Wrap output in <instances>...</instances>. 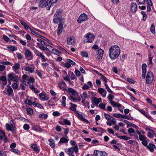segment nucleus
Segmentation results:
<instances>
[{
  "mask_svg": "<svg viewBox=\"0 0 156 156\" xmlns=\"http://www.w3.org/2000/svg\"><path fill=\"white\" fill-rule=\"evenodd\" d=\"M65 19L63 18L60 20L59 22V34L62 33L63 30V25L64 24Z\"/></svg>",
  "mask_w": 156,
  "mask_h": 156,
  "instance_id": "obj_11",
  "label": "nucleus"
},
{
  "mask_svg": "<svg viewBox=\"0 0 156 156\" xmlns=\"http://www.w3.org/2000/svg\"><path fill=\"white\" fill-rule=\"evenodd\" d=\"M31 148L33 149L34 151L37 153L39 152V150L37 147V145L35 144H32L31 146Z\"/></svg>",
  "mask_w": 156,
  "mask_h": 156,
  "instance_id": "obj_28",
  "label": "nucleus"
},
{
  "mask_svg": "<svg viewBox=\"0 0 156 156\" xmlns=\"http://www.w3.org/2000/svg\"><path fill=\"white\" fill-rule=\"evenodd\" d=\"M81 55L85 57H87L88 56V54L86 52L83 51L81 53Z\"/></svg>",
  "mask_w": 156,
  "mask_h": 156,
  "instance_id": "obj_58",
  "label": "nucleus"
},
{
  "mask_svg": "<svg viewBox=\"0 0 156 156\" xmlns=\"http://www.w3.org/2000/svg\"><path fill=\"white\" fill-rule=\"evenodd\" d=\"M104 116L105 118L108 121L111 120V119L112 118V117L110 116L109 115L107 114L106 113L104 114Z\"/></svg>",
  "mask_w": 156,
  "mask_h": 156,
  "instance_id": "obj_43",
  "label": "nucleus"
},
{
  "mask_svg": "<svg viewBox=\"0 0 156 156\" xmlns=\"http://www.w3.org/2000/svg\"><path fill=\"white\" fill-rule=\"evenodd\" d=\"M152 57L151 56V55H149L148 57V62H149V64L151 66H152L153 65V63L152 62Z\"/></svg>",
  "mask_w": 156,
  "mask_h": 156,
  "instance_id": "obj_42",
  "label": "nucleus"
},
{
  "mask_svg": "<svg viewBox=\"0 0 156 156\" xmlns=\"http://www.w3.org/2000/svg\"><path fill=\"white\" fill-rule=\"evenodd\" d=\"M98 92L101 94L102 96L105 97L106 94V91L103 88H100L98 89Z\"/></svg>",
  "mask_w": 156,
  "mask_h": 156,
  "instance_id": "obj_22",
  "label": "nucleus"
},
{
  "mask_svg": "<svg viewBox=\"0 0 156 156\" xmlns=\"http://www.w3.org/2000/svg\"><path fill=\"white\" fill-rule=\"evenodd\" d=\"M34 52L37 56L40 57V58H41L43 61L45 62L47 61V59L46 58H45V56L38 51L37 50H35L34 51Z\"/></svg>",
  "mask_w": 156,
  "mask_h": 156,
  "instance_id": "obj_10",
  "label": "nucleus"
},
{
  "mask_svg": "<svg viewBox=\"0 0 156 156\" xmlns=\"http://www.w3.org/2000/svg\"><path fill=\"white\" fill-rule=\"evenodd\" d=\"M25 103L29 105H32L33 102L30 100L27 99L25 101Z\"/></svg>",
  "mask_w": 156,
  "mask_h": 156,
  "instance_id": "obj_51",
  "label": "nucleus"
},
{
  "mask_svg": "<svg viewBox=\"0 0 156 156\" xmlns=\"http://www.w3.org/2000/svg\"><path fill=\"white\" fill-rule=\"evenodd\" d=\"M88 18V16L84 13L81 14L77 20V22L79 23L86 21Z\"/></svg>",
  "mask_w": 156,
  "mask_h": 156,
  "instance_id": "obj_6",
  "label": "nucleus"
},
{
  "mask_svg": "<svg viewBox=\"0 0 156 156\" xmlns=\"http://www.w3.org/2000/svg\"><path fill=\"white\" fill-rule=\"evenodd\" d=\"M105 105L102 103H101L99 105V107L103 109L104 110H105Z\"/></svg>",
  "mask_w": 156,
  "mask_h": 156,
  "instance_id": "obj_60",
  "label": "nucleus"
},
{
  "mask_svg": "<svg viewBox=\"0 0 156 156\" xmlns=\"http://www.w3.org/2000/svg\"><path fill=\"white\" fill-rule=\"evenodd\" d=\"M117 137H118L119 138L121 139H122L124 140H129L130 138L129 137H127L126 136H117Z\"/></svg>",
  "mask_w": 156,
  "mask_h": 156,
  "instance_id": "obj_39",
  "label": "nucleus"
},
{
  "mask_svg": "<svg viewBox=\"0 0 156 156\" xmlns=\"http://www.w3.org/2000/svg\"><path fill=\"white\" fill-rule=\"evenodd\" d=\"M65 151L68 154L72 155L74 151L76 153H77L78 151V148L77 146L76 145L74 147L69 148L68 149L66 148Z\"/></svg>",
  "mask_w": 156,
  "mask_h": 156,
  "instance_id": "obj_5",
  "label": "nucleus"
},
{
  "mask_svg": "<svg viewBox=\"0 0 156 156\" xmlns=\"http://www.w3.org/2000/svg\"><path fill=\"white\" fill-rule=\"evenodd\" d=\"M113 116L115 117L120 118H122V117L123 116V115L120 114L118 113L114 114L113 115Z\"/></svg>",
  "mask_w": 156,
  "mask_h": 156,
  "instance_id": "obj_47",
  "label": "nucleus"
},
{
  "mask_svg": "<svg viewBox=\"0 0 156 156\" xmlns=\"http://www.w3.org/2000/svg\"><path fill=\"white\" fill-rule=\"evenodd\" d=\"M150 31L153 34H155V31L154 25V24H152L151 27Z\"/></svg>",
  "mask_w": 156,
  "mask_h": 156,
  "instance_id": "obj_35",
  "label": "nucleus"
},
{
  "mask_svg": "<svg viewBox=\"0 0 156 156\" xmlns=\"http://www.w3.org/2000/svg\"><path fill=\"white\" fill-rule=\"evenodd\" d=\"M66 97L65 96H63L61 100V102L62 106L63 107H65L66 105Z\"/></svg>",
  "mask_w": 156,
  "mask_h": 156,
  "instance_id": "obj_32",
  "label": "nucleus"
},
{
  "mask_svg": "<svg viewBox=\"0 0 156 156\" xmlns=\"http://www.w3.org/2000/svg\"><path fill=\"white\" fill-rule=\"evenodd\" d=\"M139 137L140 140V141H143L144 140H145V139H146V137L145 136H144L143 135H141V134H140V135H139Z\"/></svg>",
  "mask_w": 156,
  "mask_h": 156,
  "instance_id": "obj_50",
  "label": "nucleus"
},
{
  "mask_svg": "<svg viewBox=\"0 0 156 156\" xmlns=\"http://www.w3.org/2000/svg\"><path fill=\"white\" fill-rule=\"evenodd\" d=\"M39 97L41 99L43 100L47 101L49 99V97L46 95L41 93L39 94Z\"/></svg>",
  "mask_w": 156,
  "mask_h": 156,
  "instance_id": "obj_20",
  "label": "nucleus"
},
{
  "mask_svg": "<svg viewBox=\"0 0 156 156\" xmlns=\"http://www.w3.org/2000/svg\"><path fill=\"white\" fill-rule=\"evenodd\" d=\"M25 54L26 57L28 60H31L33 58V56L31 52L28 49H27L25 50Z\"/></svg>",
  "mask_w": 156,
  "mask_h": 156,
  "instance_id": "obj_9",
  "label": "nucleus"
},
{
  "mask_svg": "<svg viewBox=\"0 0 156 156\" xmlns=\"http://www.w3.org/2000/svg\"><path fill=\"white\" fill-rule=\"evenodd\" d=\"M120 50L119 46L116 45L112 46L109 50V56L112 60L117 59L119 56Z\"/></svg>",
  "mask_w": 156,
  "mask_h": 156,
  "instance_id": "obj_1",
  "label": "nucleus"
},
{
  "mask_svg": "<svg viewBox=\"0 0 156 156\" xmlns=\"http://www.w3.org/2000/svg\"><path fill=\"white\" fill-rule=\"evenodd\" d=\"M1 63L3 65H10L11 66L12 65V63H11L10 62L7 61V62H2Z\"/></svg>",
  "mask_w": 156,
  "mask_h": 156,
  "instance_id": "obj_63",
  "label": "nucleus"
},
{
  "mask_svg": "<svg viewBox=\"0 0 156 156\" xmlns=\"http://www.w3.org/2000/svg\"><path fill=\"white\" fill-rule=\"evenodd\" d=\"M104 85H105V88L107 89V90L108 91V92L111 93H112V90L110 89V88H109V87L108 85L106 84V83H105L104 84Z\"/></svg>",
  "mask_w": 156,
  "mask_h": 156,
  "instance_id": "obj_52",
  "label": "nucleus"
},
{
  "mask_svg": "<svg viewBox=\"0 0 156 156\" xmlns=\"http://www.w3.org/2000/svg\"><path fill=\"white\" fill-rule=\"evenodd\" d=\"M48 115L45 114H42L39 115V117L41 119H46L47 118Z\"/></svg>",
  "mask_w": 156,
  "mask_h": 156,
  "instance_id": "obj_45",
  "label": "nucleus"
},
{
  "mask_svg": "<svg viewBox=\"0 0 156 156\" xmlns=\"http://www.w3.org/2000/svg\"><path fill=\"white\" fill-rule=\"evenodd\" d=\"M67 44L69 45H73L75 43V41L74 38L73 37L68 38L67 40Z\"/></svg>",
  "mask_w": 156,
  "mask_h": 156,
  "instance_id": "obj_21",
  "label": "nucleus"
},
{
  "mask_svg": "<svg viewBox=\"0 0 156 156\" xmlns=\"http://www.w3.org/2000/svg\"><path fill=\"white\" fill-rule=\"evenodd\" d=\"M49 142V144L50 146L51 147L53 148L55 147L54 140L53 139H49L48 140Z\"/></svg>",
  "mask_w": 156,
  "mask_h": 156,
  "instance_id": "obj_36",
  "label": "nucleus"
},
{
  "mask_svg": "<svg viewBox=\"0 0 156 156\" xmlns=\"http://www.w3.org/2000/svg\"><path fill=\"white\" fill-rule=\"evenodd\" d=\"M141 13L143 15V19L144 21H145L147 18V15L145 12L144 11H142Z\"/></svg>",
  "mask_w": 156,
  "mask_h": 156,
  "instance_id": "obj_48",
  "label": "nucleus"
},
{
  "mask_svg": "<svg viewBox=\"0 0 156 156\" xmlns=\"http://www.w3.org/2000/svg\"><path fill=\"white\" fill-rule=\"evenodd\" d=\"M147 148L149 149L150 151L152 152L154 149L155 148V146L153 144L150 143L147 147Z\"/></svg>",
  "mask_w": 156,
  "mask_h": 156,
  "instance_id": "obj_23",
  "label": "nucleus"
},
{
  "mask_svg": "<svg viewBox=\"0 0 156 156\" xmlns=\"http://www.w3.org/2000/svg\"><path fill=\"white\" fill-rule=\"evenodd\" d=\"M155 131L153 130H151V131L149 132L147 134V136L149 138H152L153 137L154 135L155 134Z\"/></svg>",
  "mask_w": 156,
  "mask_h": 156,
  "instance_id": "obj_29",
  "label": "nucleus"
},
{
  "mask_svg": "<svg viewBox=\"0 0 156 156\" xmlns=\"http://www.w3.org/2000/svg\"><path fill=\"white\" fill-rule=\"evenodd\" d=\"M67 85L64 81L59 83V88L62 90L65 91L66 90Z\"/></svg>",
  "mask_w": 156,
  "mask_h": 156,
  "instance_id": "obj_16",
  "label": "nucleus"
},
{
  "mask_svg": "<svg viewBox=\"0 0 156 156\" xmlns=\"http://www.w3.org/2000/svg\"><path fill=\"white\" fill-rule=\"evenodd\" d=\"M114 98V96L111 94H109L108 97V99L109 101L111 102L112 101V100Z\"/></svg>",
  "mask_w": 156,
  "mask_h": 156,
  "instance_id": "obj_49",
  "label": "nucleus"
},
{
  "mask_svg": "<svg viewBox=\"0 0 156 156\" xmlns=\"http://www.w3.org/2000/svg\"><path fill=\"white\" fill-rule=\"evenodd\" d=\"M24 70L30 72L31 73H32L34 72V69L33 68L29 66L27 67Z\"/></svg>",
  "mask_w": 156,
  "mask_h": 156,
  "instance_id": "obj_30",
  "label": "nucleus"
},
{
  "mask_svg": "<svg viewBox=\"0 0 156 156\" xmlns=\"http://www.w3.org/2000/svg\"><path fill=\"white\" fill-rule=\"evenodd\" d=\"M12 87L13 89H17L18 88V86L17 84L16 83H14L12 84Z\"/></svg>",
  "mask_w": 156,
  "mask_h": 156,
  "instance_id": "obj_61",
  "label": "nucleus"
},
{
  "mask_svg": "<svg viewBox=\"0 0 156 156\" xmlns=\"http://www.w3.org/2000/svg\"><path fill=\"white\" fill-rule=\"evenodd\" d=\"M33 129L34 130L39 132H41L44 130L40 126L37 125L34 126L33 127Z\"/></svg>",
  "mask_w": 156,
  "mask_h": 156,
  "instance_id": "obj_24",
  "label": "nucleus"
},
{
  "mask_svg": "<svg viewBox=\"0 0 156 156\" xmlns=\"http://www.w3.org/2000/svg\"><path fill=\"white\" fill-rule=\"evenodd\" d=\"M69 141V140L65 137H62L60 139L59 143H66Z\"/></svg>",
  "mask_w": 156,
  "mask_h": 156,
  "instance_id": "obj_38",
  "label": "nucleus"
},
{
  "mask_svg": "<svg viewBox=\"0 0 156 156\" xmlns=\"http://www.w3.org/2000/svg\"><path fill=\"white\" fill-rule=\"evenodd\" d=\"M137 5L135 3L132 2L130 6V11L132 13H134L137 10Z\"/></svg>",
  "mask_w": 156,
  "mask_h": 156,
  "instance_id": "obj_14",
  "label": "nucleus"
},
{
  "mask_svg": "<svg viewBox=\"0 0 156 156\" xmlns=\"http://www.w3.org/2000/svg\"><path fill=\"white\" fill-rule=\"evenodd\" d=\"M57 0H51L50 1H49L50 3H51V4L50 6H48L47 7V10H49L50 9L51 6L52 5H53L52 4L56 3L57 2Z\"/></svg>",
  "mask_w": 156,
  "mask_h": 156,
  "instance_id": "obj_37",
  "label": "nucleus"
},
{
  "mask_svg": "<svg viewBox=\"0 0 156 156\" xmlns=\"http://www.w3.org/2000/svg\"><path fill=\"white\" fill-rule=\"evenodd\" d=\"M23 128L25 130H27L30 128V126L28 124H25L23 125Z\"/></svg>",
  "mask_w": 156,
  "mask_h": 156,
  "instance_id": "obj_53",
  "label": "nucleus"
},
{
  "mask_svg": "<svg viewBox=\"0 0 156 156\" xmlns=\"http://www.w3.org/2000/svg\"><path fill=\"white\" fill-rule=\"evenodd\" d=\"M27 114L31 115L33 113V110L32 109L30 108H28L27 109Z\"/></svg>",
  "mask_w": 156,
  "mask_h": 156,
  "instance_id": "obj_44",
  "label": "nucleus"
},
{
  "mask_svg": "<svg viewBox=\"0 0 156 156\" xmlns=\"http://www.w3.org/2000/svg\"><path fill=\"white\" fill-rule=\"evenodd\" d=\"M20 68V65L19 63H16L15 64L14 66L12 67V68L16 74H18L19 69Z\"/></svg>",
  "mask_w": 156,
  "mask_h": 156,
  "instance_id": "obj_18",
  "label": "nucleus"
},
{
  "mask_svg": "<svg viewBox=\"0 0 156 156\" xmlns=\"http://www.w3.org/2000/svg\"><path fill=\"white\" fill-rule=\"evenodd\" d=\"M152 3L151 1V0L149 1L147 3V11L148 12H150L151 11V9L150 6H152Z\"/></svg>",
  "mask_w": 156,
  "mask_h": 156,
  "instance_id": "obj_26",
  "label": "nucleus"
},
{
  "mask_svg": "<svg viewBox=\"0 0 156 156\" xmlns=\"http://www.w3.org/2000/svg\"><path fill=\"white\" fill-rule=\"evenodd\" d=\"M34 107H36L40 108H43V106H42V105L41 104L38 103H35V105L34 104Z\"/></svg>",
  "mask_w": 156,
  "mask_h": 156,
  "instance_id": "obj_57",
  "label": "nucleus"
},
{
  "mask_svg": "<svg viewBox=\"0 0 156 156\" xmlns=\"http://www.w3.org/2000/svg\"><path fill=\"white\" fill-rule=\"evenodd\" d=\"M81 97L82 98H87L88 97V96L87 93L86 92H83L82 94V96H81Z\"/></svg>",
  "mask_w": 156,
  "mask_h": 156,
  "instance_id": "obj_59",
  "label": "nucleus"
},
{
  "mask_svg": "<svg viewBox=\"0 0 156 156\" xmlns=\"http://www.w3.org/2000/svg\"><path fill=\"white\" fill-rule=\"evenodd\" d=\"M37 40L40 43H41L42 45H46V43L41 39H37Z\"/></svg>",
  "mask_w": 156,
  "mask_h": 156,
  "instance_id": "obj_56",
  "label": "nucleus"
},
{
  "mask_svg": "<svg viewBox=\"0 0 156 156\" xmlns=\"http://www.w3.org/2000/svg\"><path fill=\"white\" fill-rule=\"evenodd\" d=\"M51 49L52 53L57 55H58V50L55 49L52 47L51 48Z\"/></svg>",
  "mask_w": 156,
  "mask_h": 156,
  "instance_id": "obj_33",
  "label": "nucleus"
},
{
  "mask_svg": "<svg viewBox=\"0 0 156 156\" xmlns=\"http://www.w3.org/2000/svg\"><path fill=\"white\" fill-rule=\"evenodd\" d=\"M94 153L96 156H107V154L104 151L96 150L94 151Z\"/></svg>",
  "mask_w": 156,
  "mask_h": 156,
  "instance_id": "obj_12",
  "label": "nucleus"
},
{
  "mask_svg": "<svg viewBox=\"0 0 156 156\" xmlns=\"http://www.w3.org/2000/svg\"><path fill=\"white\" fill-rule=\"evenodd\" d=\"M104 51L100 49L97 51V58L99 60H101L103 55Z\"/></svg>",
  "mask_w": 156,
  "mask_h": 156,
  "instance_id": "obj_15",
  "label": "nucleus"
},
{
  "mask_svg": "<svg viewBox=\"0 0 156 156\" xmlns=\"http://www.w3.org/2000/svg\"><path fill=\"white\" fill-rule=\"evenodd\" d=\"M58 12L57 11L55 14L53 18V21L55 24H57L58 23Z\"/></svg>",
  "mask_w": 156,
  "mask_h": 156,
  "instance_id": "obj_19",
  "label": "nucleus"
},
{
  "mask_svg": "<svg viewBox=\"0 0 156 156\" xmlns=\"http://www.w3.org/2000/svg\"><path fill=\"white\" fill-rule=\"evenodd\" d=\"M59 123L62 125L65 124L69 126H70L71 125L70 122L67 119H64L62 122H59Z\"/></svg>",
  "mask_w": 156,
  "mask_h": 156,
  "instance_id": "obj_27",
  "label": "nucleus"
},
{
  "mask_svg": "<svg viewBox=\"0 0 156 156\" xmlns=\"http://www.w3.org/2000/svg\"><path fill=\"white\" fill-rule=\"evenodd\" d=\"M119 108H118V110L121 112H123V109L124 108V107L122 105L120 104V106H118V107Z\"/></svg>",
  "mask_w": 156,
  "mask_h": 156,
  "instance_id": "obj_55",
  "label": "nucleus"
},
{
  "mask_svg": "<svg viewBox=\"0 0 156 156\" xmlns=\"http://www.w3.org/2000/svg\"><path fill=\"white\" fill-rule=\"evenodd\" d=\"M8 48L12 51H14L17 50V47L13 46H9Z\"/></svg>",
  "mask_w": 156,
  "mask_h": 156,
  "instance_id": "obj_40",
  "label": "nucleus"
},
{
  "mask_svg": "<svg viewBox=\"0 0 156 156\" xmlns=\"http://www.w3.org/2000/svg\"><path fill=\"white\" fill-rule=\"evenodd\" d=\"M142 78L144 79L146 76V74L147 72V65L145 63L143 64L142 65Z\"/></svg>",
  "mask_w": 156,
  "mask_h": 156,
  "instance_id": "obj_13",
  "label": "nucleus"
},
{
  "mask_svg": "<svg viewBox=\"0 0 156 156\" xmlns=\"http://www.w3.org/2000/svg\"><path fill=\"white\" fill-rule=\"evenodd\" d=\"M66 91L70 94V98L71 100L73 101H76L77 98L74 97V96L77 94V93L74 89L71 88H69Z\"/></svg>",
  "mask_w": 156,
  "mask_h": 156,
  "instance_id": "obj_4",
  "label": "nucleus"
},
{
  "mask_svg": "<svg viewBox=\"0 0 156 156\" xmlns=\"http://www.w3.org/2000/svg\"><path fill=\"white\" fill-rule=\"evenodd\" d=\"M92 101L94 104L98 105L99 103L101 102V98H93Z\"/></svg>",
  "mask_w": 156,
  "mask_h": 156,
  "instance_id": "obj_25",
  "label": "nucleus"
},
{
  "mask_svg": "<svg viewBox=\"0 0 156 156\" xmlns=\"http://www.w3.org/2000/svg\"><path fill=\"white\" fill-rule=\"evenodd\" d=\"M110 103L113 107H118V106H120V104L113 101L110 102Z\"/></svg>",
  "mask_w": 156,
  "mask_h": 156,
  "instance_id": "obj_34",
  "label": "nucleus"
},
{
  "mask_svg": "<svg viewBox=\"0 0 156 156\" xmlns=\"http://www.w3.org/2000/svg\"><path fill=\"white\" fill-rule=\"evenodd\" d=\"M20 22L21 23V24L24 26L25 29L26 30H28V29H29V26L24 21H23L21 20H20Z\"/></svg>",
  "mask_w": 156,
  "mask_h": 156,
  "instance_id": "obj_31",
  "label": "nucleus"
},
{
  "mask_svg": "<svg viewBox=\"0 0 156 156\" xmlns=\"http://www.w3.org/2000/svg\"><path fill=\"white\" fill-rule=\"evenodd\" d=\"M14 75L13 73L9 74L8 75V77L9 78L8 80H10L12 81L13 80L14 77L13 76V75Z\"/></svg>",
  "mask_w": 156,
  "mask_h": 156,
  "instance_id": "obj_41",
  "label": "nucleus"
},
{
  "mask_svg": "<svg viewBox=\"0 0 156 156\" xmlns=\"http://www.w3.org/2000/svg\"><path fill=\"white\" fill-rule=\"evenodd\" d=\"M154 79V76L153 73L151 71H148L146 75V83L148 84L151 83L153 81Z\"/></svg>",
  "mask_w": 156,
  "mask_h": 156,
  "instance_id": "obj_3",
  "label": "nucleus"
},
{
  "mask_svg": "<svg viewBox=\"0 0 156 156\" xmlns=\"http://www.w3.org/2000/svg\"><path fill=\"white\" fill-rule=\"evenodd\" d=\"M142 144L145 147H147V142L146 140V139L145 140H144L142 142Z\"/></svg>",
  "mask_w": 156,
  "mask_h": 156,
  "instance_id": "obj_64",
  "label": "nucleus"
},
{
  "mask_svg": "<svg viewBox=\"0 0 156 156\" xmlns=\"http://www.w3.org/2000/svg\"><path fill=\"white\" fill-rule=\"evenodd\" d=\"M50 4L49 0H40L39 5L41 8H43L48 6Z\"/></svg>",
  "mask_w": 156,
  "mask_h": 156,
  "instance_id": "obj_8",
  "label": "nucleus"
},
{
  "mask_svg": "<svg viewBox=\"0 0 156 156\" xmlns=\"http://www.w3.org/2000/svg\"><path fill=\"white\" fill-rule=\"evenodd\" d=\"M36 73L39 76L40 78H42V75L41 73V71L40 70H36Z\"/></svg>",
  "mask_w": 156,
  "mask_h": 156,
  "instance_id": "obj_54",
  "label": "nucleus"
},
{
  "mask_svg": "<svg viewBox=\"0 0 156 156\" xmlns=\"http://www.w3.org/2000/svg\"><path fill=\"white\" fill-rule=\"evenodd\" d=\"M8 95L12 97H14V94L12 88L10 86H9L7 89Z\"/></svg>",
  "mask_w": 156,
  "mask_h": 156,
  "instance_id": "obj_17",
  "label": "nucleus"
},
{
  "mask_svg": "<svg viewBox=\"0 0 156 156\" xmlns=\"http://www.w3.org/2000/svg\"><path fill=\"white\" fill-rule=\"evenodd\" d=\"M84 37L86 38L83 41L84 43H91L93 41L95 36L93 34L88 33L84 36Z\"/></svg>",
  "mask_w": 156,
  "mask_h": 156,
  "instance_id": "obj_2",
  "label": "nucleus"
},
{
  "mask_svg": "<svg viewBox=\"0 0 156 156\" xmlns=\"http://www.w3.org/2000/svg\"><path fill=\"white\" fill-rule=\"evenodd\" d=\"M6 127L8 131H11L13 134L16 133V127L14 124H11L10 125L8 123H6Z\"/></svg>",
  "mask_w": 156,
  "mask_h": 156,
  "instance_id": "obj_7",
  "label": "nucleus"
},
{
  "mask_svg": "<svg viewBox=\"0 0 156 156\" xmlns=\"http://www.w3.org/2000/svg\"><path fill=\"white\" fill-rule=\"evenodd\" d=\"M101 78H100V80H101L103 81L105 83H106V82H107V79L105 77V76H104L103 75H102V76H101Z\"/></svg>",
  "mask_w": 156,
  "mask_h": 156,
  "instance_id": "obj_46",
  "label": "nucleus"
},
{
  "mask_svg": "<svg viewBox=\"0 0 156 156\" xmlns=\"http://www.w3.org/2000/svg\"><path fill=\"white\" fill-rule=\"evenodd\" d=\"M3 39L6 42L8 41L9 40V39L8 37L5 35H3Z\"/></svg>",
  "mask_w": 156,
  "mask_h": 156,
  "instance_id": "obj_62",
  "label": "nucleus"
}]
</instances>
